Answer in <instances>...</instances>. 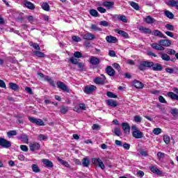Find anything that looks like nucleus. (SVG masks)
Instances as JSON below:
<instances>
[{
	"label": "nucleus",
	"instance_id": "nucleus-1",
	"mask_svg": "<svg viewBox=\"0 0 178 178\" xmlns=\"http://www.w3.org/2000/svg\"><path fill=\"white\" fill-rule=\"evenodd\" d=\"M92 165H94V166H96L97 168H100V169H102V170L105 169V164H104V162L99 158H92Z\"/></svg>",
	"mask_w": 178,
	"mask_h": 178
},
{
	"label": "nucleus",
	"instance_id": "nucleus-2",
	"mask_svg": "<svg viewBox=\"0 0 178 178\" xmlns=\"http://www.w3.org/2000/svg\"><path fill=\"white\" fill-rule=\"evenodd\" d=\"M154 62L151 61H141L138 65L139 70H145V67H152Z\"/></svg>",
	"mask_w": 178,
	"mask_h": 178
},
{
	"label": "nucleus",
	"instance_id": "nucleus-3",
	"mask_svg": "<svg viewBox=\"0 0 178 178\" xmlns=\"http://www.w3.org/2000/svg\"><path fill=\"white\" fill-rule=\"evenodd\" d=\"M0 147L3 148H10L12 143H10V141L0 137Z\"/></svg>",
	"mask_w": 178,
	"mask_h": 178
},
{
	"label": "nucleus",
	"instance_id": "nucleus-4",
	"mask_svg": "<svg viewBox=\"0 0 178 178\" xmlns=\"http://www.w3.org/2000/svg\"><path fill=\"white\" fill-rule=\"evenodd\" d=\"M29 120L31 122V123H34L35 124H37V126H44L45 124L44 123V121L41 119H37L33 117H29Z\"/></svg>",
	"mask_w": 178,
	"mask_h": 178
},
{
	"label": "nucleus",
	"instance_id": "nucleus-5",
	"mask_svg": "<svg viewBox=\"0 0 178 178\" xmlns=\"http://www.w3.org/2000/svg\"><path fill=\"white\" fill-rule=\"evenodd\" d=\"M173 92H168L167 95L172 99H175L176 101H178V88H173Z\"/></svg>",
	"mask_w": 178,
	"mask_h": 178
},
{
	"label": "nucleus",
	"instance_id": "nucleus-6",
	"mask_svg": "<svg viewBox=\"0 0 178 178\" xmlns=\"http://www.w3.org/2000/svg\"><path fill=\"white\" fill-rule=\"evenodd\" d=\"M101 77H96L94 79L93 81L95 84L102 85L105 84V80H106V77L104 74H101Z\"/></svg>",
	"mask_w": 178,
	"mask_h": 178
},
{
	"label": "nucleus",
	"instance_id": "nucleus-7",
	"mask_svg": "<svg viewBox=\"0 0 178 178\" xmlns=\"http://www.w3.org/2000/svg\"><path fill=\"white\" fill-rule=\"evenodd\" d=\"M97 90V86L94 85L87 86L84 88V93L85 94H92V92H94Z\"/></svg>",
	"mask_w": 178,
	"mask_h": 178
},
{
	"label": "nucleus",
	"instance_id": "nucleus-8",
	"mask_svg": "<svg viewBox=\"0 0 178 178\" xmlns=\"http://www.w3.org/2000/svg\"><path fill=\"white\" fill-rule=\"evenodd\" d=\"M22 3L25 8L30 9V10H34V9H35V5H34V3H31V1L23 0Z\"/></svg>",
	"mask_w": 178,
	"mask_h": 178
},
{
	"label": "nucleus",
	"instance_id": "nucleus-9",
	"mask_svg": "<svg viewBox=\"0 0 178 178\" xmlns=\"http://www.w3.org/2000/svg\"><path fill=\"white\" fill-rule=\"evenodd\" d=\"M57 87L65 92H69V88H67V86H66V84L62 81L57 82Z\"/></svg>",
	"mask_w": 178,
	"mask_h": 178
},
{
	"label": "nucleus",
	"instance_id": "nucleus-10",
	"mask_svg": "<svg viewBox=\"0 0 178 178\" xmlns=\"http://www.w3.org/2000/svg\"><path fill=\"white\" fill-rule=\"evenodd\" d=\"M166 73H168L169 74H178V67H167L165 69Z\"/></svg>",
	"mask_w": 178,
	"mask_h": 178
},
{
	"label": "nucleus",
	"instance_id": "nucleus-11",
	"mask_svg": "<svg viewBox=\"0 0 178 178\" xmlns=\"http://www.w3.org/2000/svg\"><path fill=\"white\" fill-rule=\"evenodd\" d=\"M83 40H87L88 41H92V40H95V35L90 32L85 33L83 35Z\"/></svg>",
	"mask_w": 178,
	"mask_h": 178
},
{
	"label": "nucleus",
	"instance_id": "nucleus-12",
	"mask_svg": "<svg viewBox=\"0 0 178 178\" xmlns=\"http://www.w3.org/2000/svg\"><path fill=\"white\" fill-rule=\"evenodd\" d=\"M151 47L153 49H156V51H165V47H162L161 43H152Z\"/></svg>",
	"mask_w": 178,
	"mask_h": 178
},
{
	"label": "nucleus",
	"instance_id": "nucleus-13",
	"mask_svg": "<svg viewBox=\"0 0 178 178\" xmlns=\"http://www.w3.org/2000/svg\"><path fill=\"white\" fill-rule=\"evenodd\" d=\"M106 73H107V74H108V76H110L111 77H113V76L116 74L115 70H113L110 65L106 67Z\"/></svg>",
	"mask_w": 178,
	"mask_h": 178
},
{
	"label": "nucleus",
	"instance_id": "nucleus-14",
	"mask_svg": "<svg viewBox=\"0 0 178 178\" xmlns=\"http://www.w3.org/2000/svg\"><path fill=\"white\" fill-rule=\"evenodd\" d=\"M149 170L151 172H152V173H154V175H157L158 176L163 175V172H162V171H161L159 169H158V168L155 166H150Z\"/></svg>",
	"mask_w": 178,
	"mask_h": 178
},
{
	"label": "nucleus",
	"instance_id": "nucleus-15",
	"mask_svg": "<svg viewBox=\"0 0 178 178\" xmlns=\"http://www.w3.org/2000/svg\"><path fill=\"white\" fill-rule=\"evenodd\" d=\"M159 44H161V47H170L172 45V42L170 40L165 39V40H160L159 41Z\"/></svg>",
	"mask_w": 178,
	"mask_h": 178
},
{
	"label": "nucleus",
	"instance_id": "nucleus-16",
	"mask_svg": "<svg viewBox=\"0 0 178 178\" xmlns=\"http://www.w3.org/2000/svg\"><path fill=\"white\" fill-rule=\"evenodd\" d=\"M122 129L126 134H130V125L127 122L122 124Z\"/></svg>",
	"mask_w": 178,
	"mask_h": 178
},
{
	"label": "nucleus",
	"instance_id": "nucleus-17",
	"mask_svg": "<svg viewBox=\"0 0 178 178\" xmlns=\"http://www.w3.org/2000/svg\"><path fill=\"white\" fill-rule=\"evenodd\" d=\"M138 30L142 33L143 34H152V31L148 28H145L144 26H140L138 28Z\"/></svg>",
	"mask_w": 178,
	"mask_h": 178
},
{
	"label": "nucleus",
	"instance_id": "nucleus-18",
	"mask_svg": "<svg viewBox=\"0 0 178 178\" xmlns=\"http://www.w3.org/2000/svg\"><path fill=\"white\" fill-rule=\"evenodd\" d=\"M152 69L154 72H161L162 69H163V67L159 63H155L152 66Z\"/></svg>",
	"mask_w": 178,
	"mask_h": 178
},
{
	"label": "nucleus",
	"instance_id": "nucleus-19",
	"mask_svg": "<svg viewBox=\"0 0 178 178\" xmlns=\"http://www.w3.org/2000/svg\"><path fill=\"white\" fill-rule=\"evenodd\" d=\"M152 35L159 37L160 38H166V36H165V35H163V33L158 29L152 31Z\"/></svg>",
	"mask_w": 178,
	"mask_h": 178
},
{
	"label": "nucleus",
	"instance_id": "nucleus-20",
	"mask_svg": "<svg viewBox=\"0 0 178 178\" xmlns=\"http://www.w3.org/2000/svg\"><path fill=\"white\" fill-rule=\"evenodd\" d=\"M90 63L91 65H93V66H97L99 63V58L95 57V56H91L89 58Z\"/></svg>",
	"mask_w": 178,
	"mask_h": 178
},
{
	"label": "nucleus",
	"instance_id": "nucleus-21",
	"mask_svg": "<svg viewBox=\"0 0 178 178\" xmlns=\"http://www.w3.org/2000/svg\"><path fill=\"white\" fill-rule=\"evenodd\" d=\"M144 20L145 23H147V24H153V23H155V22H156V19H155L154 18H153L149 15L145 17Z\"/></svg>",
	"mask_w": 178,
	"mask_h": 178
},
{
	"label": "nucleus",
	"instance_id": "nucleus-22",
	"mask_svg": "<svg viewBox=\"0 0 178 178\" xmlns=\"http://www.w3.org/2000/svg\"><path fill=\"white\" fill-rule=\"evenodd\" d=\"M133 86H135L136 88L141 89L144 88V84L141 83L140 81L135 80L133 81Z\"/></svg>",
	"mask_w": 178,
	"mask_h": 178
},
{
	"label": "nucleus",
	"instance_id": "nucleus-23",
	"mask_svg": "<svg viewBox=\"0 0 178 178\" xmlns=\"http://www.w3.org/2000/svg\"><path fill=\"white\" fill-rule=\"evenodd\" d=\"M106 41L109 43L115 44L118 41V38L115 36L109 35L106 37Z\"/></svg>",
	"mask_w": 178,
	"mask_h": 178
},
{
	"label": "nucleus",
	"instance_id": "nucleus-24",
	"mask_svg": "<svg viewBox=\"0 0 178 178\" xmlns=\"http://www.w3.org/2000/svg\"><path fill=\"white\" fill-rule=\"evenodd\" d=\"M18 140H21L22 143L25 144H29V136L26 134H22L18 137Z\"/></svg>",
	"mask_w": 178,
	"mask_h": 178
},
{
	"label": "nucleus",
	"instance_id": "nucleus-25",
	"mask_svg": "<svg viewBox=\"0 0 178 178\" xmlns=\"http://www.w3.org/2000/svg\"><path fill=\"white\" fill-rule=\"evenodd\" d=\"M132 136L134 137V138H143V132H141L140 130L137 131H133Z\"/></svg>",
	"mask_w": 178,
	"mask_h": 178
},
{
	"label": "nucleus",
	"instance_id": "nucleus-26",
	"mask_svg": "<svg viewBox=\"0 0 178 178\" xmlns=\"http://www.w3.org/2000/svg\"><path fill=\"white\" fill-rule=\"evenodd\" d=\"M115 33H118L120 35L123 37L124 38H129V33H127L126 31H121L119 29L115 30Z\"/></svg>",
	"mask_w": 178,
	"mask_h": 178
},
{
	"label": "nucleus",
	"instance_id": "nucleus-27",
	"mask_svg": "<svg viewBox=\"0 0 178 178\" xmlns=\"http://www.w3.org/2000/svg\"><path fill=\"white\" fill-rule=\"evenodd\" d=\"M40 147L41 146L40 145V144L35 143L31 145L29 148H30L31 151L34 152V151L38 150L40 148Z\"/></svg>",
	"mask_w": 178,
	"mask_h": 178
},
{
	"label": "nucleus",
	"instance_id": "nucleus-28",
	"mask_svg": "<svg viewBox=\"0 0 178 178\" xmlns=\"http://www.w3.org/2000/svg\"><path fill=\"white\" fill-rule=\"evenodd\" d=\"M115 17H116L117 20H120L121 22H123V23H127V17L126 15H115Z\"/></svg>",
	"mask_w": 178,
	"mask_h": 178
},
{
	"label": "nucleus",
	"instance_id": "nucleus-29",
	"mask_svg": "<svg viewBox=\"0 0 178 178\" xmlns=\"http://www.w3.org/2000/svg\"><path fill=\"white\" fill-rule=\"evenodd\" d=\"M106 104L108 106H113V108H116V106H118V102L113 99L107 100Z\"/></svg>",
	"mask_w": 178,
	"mask_h": 178
},
{
	"label": "nucleus",
	"instance_id": "nucleus-30",
	"mask_svg": "<svg viewBox=\"0 0 178 178\" xmlns=\"http://www.w3.org/2000/svg\"><path fill=\"white\" fill-rule=\"evenodd\" d=\"M42 162L46 165L47 168H54V163H52V161L48 160V159H44Z\"/></svg>",
	"mask_w": 178,
	"mask_h": 178
},
{
	"label": "nucleus",
	"instance_id": "nucleus-31",
	"mask_svg": "<svg viewBox=\"0 0 178 178\" xmlns=\"http://www.w3.org/2000/svg\"><path fill=\"white\" fill-rule=\"evenodd\" d=\"M82 165L83 168H88V166H90V159H88V157H85L83 159Z\"/></svg>",
	"mask_w": 178,
	"mask_h": 178
},
{
	"label": "nucleus",
	"instance_id": "nucleus-32",
	"mask_svg": "<svg viewBox=\"0 0 178 178\" xmlns=\"http://www.w3.org/2000/svg\"><path fill=\"white\" fill-rule=\"evenodd\" d=\"M57 161H58V162H60V163H61V165H63V166H65V168H70V165L69 164V163H67V161H64L61 159H60L59 157L57 158Z\"/></svg>",
	"mask_w": 178,
	"mask_h": 178
},
{
	"label": "nucleus",
	"instance_id": "nucleus-33",
	"mask_svg": "<svg viewBox=\"0 0 178 178\" xmlns=\"http://www.w3.org/2000/svg\"><path fill=\"white\" fill-rule=\"evenodd\" d=\"M160 55H161V59L163 60H165L166 62H169L170 60V56L166 54L163 53H159Z\"/></svg>",
	"mask_w": 178,
	"mask_h": 178
},
{
	"label": "nucleus",
	"instance_id": "nucleus-34",
	"mask_svg": "<svg viewBox=\"0 0 178 178\" xmlns=\"http://www.w3.org/2000/svg\"><path fill=\"white\" fill-rule=\"evenodd\" d=\"M79 72H84L86 70V64L84 63H78L77 64Z\"/></svg>",
	"mask_w": 178,
	"mask_h": 178
},
{
	"label": "nucleus",
	"instance_id": "nucleus-35",
	"mask_svg": "<svg viewBox=\"0 0 178 178\" xmlns=\"http://www.w3.org/2000/svg\"><path fill=\"white\" fill-rule=\"evenodd\" d=\"M164 15L168 19H174V17H175V15H173V13H172V12H170L169 10L164 11Z\"/></svg>",
	"mask_w": 178,
	"mask_h": 178
},
{
	"label": "nucleus",
	"instance_id": "nucleus-36",
	"mask_svg": "<svg viewBox=\"0 0 178 178\" xmlns=\"http://www.w3.org/2000/svg\"><path fill=\"white\" fill-rule=\"evenodd\" d=\"M33 55H35V56H38V58H45V54L38 51H33Z\"/></svg>",
	"mask_w": 178,
	"mask_h": 178
},
{
	"label": "nucleus",
	"instance_id": "nucleus-37",
	"mask_svg": "<svg viewBox=\"0 0 178 178\" xmlns=\"http://www.w3.org/2000/svg\"><path fill=\"white\" fill-rule=\"evenodd\" d=\"M129 4L134 8V9H135V10H140V6L138 5V3L134 1H131Z\"/></svg>",
	"mask_w": 178,
	"mask_h": 178
},
{
	"label": "nucleus",
	"instance_id": "nucleus-38",
	"mask_svg": "<svg viewBox=\"0 0 178 178\" xmlns=\"http://www.w3.org/2000/svg\"><path fill=\"white\" fill-rule=\"evenodd\" d=\"M7 136L8 138H11L13 136H17V131L16 130L10 131L7 132Z\"/></svg>",
	"mask_w": 178,
	"mask_h": 178
},
{
	"label": "nucleus",
	"instance_id": "nucleus-39",
	"mask_svg": "<svg viewBox=\"0 0 178 178\" xmlns=\"http://www.w3.org/2000/svg\"><path fill=\"white\" fill-rule=\"evenodd\" d=\"M29 45L30 47H33V48L36 49V51H40L41 49V48H40V44H38V43H33V42H31L29 43Z\"/></svg>",
	"mask_w": 178,
	"mask_h": 178
},
{
	"label": "nucleus",
	"instance_id": "nucleus-40",
	"mask_svg": "<svg viewBox=\"0 0 178 178\" xmlns=\"http://www.w3.org/2000/svg\"><path fill=\"white\" fill-rule=\"evenodd\" d=\"M41 6L43 10H46V12H49L50 8H49V4H48V3H43L41 5Z\"/></svg>",
	"mask_w": 178,
	"mask_h": 178
},
{
	"label": "nucleus",
	"instance_id": "nucleus-41",
	"mask_svg": "<svg viewBox=\"0 0 178 178\" xmlns=\"http://www.w3.org/2000/svg\"><path fill=\"white\" fill-rule=\"evenodd\" d=\"M32 170L35 173H38V172H41V170H40V168H38V165H37L36 164L32 165Z\"/></svg>",
	"mask_w": 178,
	"mask_h": 178
},
{
	"label": "nucleus",
	"instance_id": "nucleus-42",
	"mask_svg": "<svg viewBox=\"0 0 178 178\" xmlns=\"http://www.w3.org/2000/svg\"><path fill=\"white\" fill-rule=\"evenodd\" d=\"M90 15H91V16H93L94 17H98V11H97V10H90L89 11Z\"/></svg>",
	"mask_w": 178,
	"mask_h": 178
},
{
	"label": "nucleus",
	"instance_id": "nucleus-43",
	"mask_svg": "<svg viewBox=\"0 0 178 178\" xmlns=\"http://www.w3.org/2000/svg\"><path fill=\"white\" fill-rule=\"evenodd\" d=\"M9 84H10V88H11V90H14V91L19 90V86H17V84L15 83H10Z\"/></svg>",
	"mask_w": 178,
	"mask_h": 178
},
{
	"label": "nucleus",
	"instance_id": "nucleus-44",
	"mask_svg": "<svg viewBox=\"0 0 178 178\" xmlns=\"http://www.w3.org/2000/svg\"><path fill=\"white\" fill-rule=\"evenodd\" d=\"M69 111V107L63 106L60 108V113H63V115H65V113H67V111Z\"/></svg>",
	"mask_w": 178,
	"mask_h": 178
},
{
	"label": "nucleus",
	"instance_id": "nucleus-45",
	"mask_svg": "<svg viewBox=\"0 0 178 178\" xmlns=\"http://www.w3.org/2000/svg\"><path fill=\"white\" fill-rule=\"evenodd\" d=\"M90 28L93 31H102V29L98 27V26L95 24H92Z\"/></svg>",
	"mask_w": 178,
	"mask_h": 178
},
{
	"label": "nucleus",
	"instance_id": "nucleus-46",
	"mask_svg": "<svg viewBox=\"0 0 178 178\" xmlns=\"http://www.w3.org/2000/svg\"><path fill=\"white\" fill-rule=\"evenodd\" d=\"M153 133L156 136H159V134H161V133H162V129L161 128H154L153 129Z\"/></svg>",
	"mask_w": 178,
	"mask_h": 178
},
{
	"label": "nucleus",
	"instance_id": "nucleus-47",
	"mask_svg": "<svg viewBox=\"0 0 178 178\" xmlns=\"http://www.w3.org/2000/svg\"><path fill=\"white\" fill-rule=\"evenodd\" d=\"M38 140L40 141H45V140H48V136L44 134H40L38 136Z\"/></svg>",
	"mask_w": 178,
	"mask_h": 178
},
{
	"label": "nucleus",
	"instance_id": "nucleus-48",
	"mask_svg": "<svg viewBox=\"0 0 178 178\" xmlns=\"http://www.w3.org/2000/svg\"><path fill=\"white\" fill-rule=\"evenodd\" d=\"M113 5V3L111 1H105L103 3V6H105L106 8H112Z\"/></svg>",
	"mask_w": 178,
	"mask_h": 178
},
{
	"label": "nucleus",
	"instance_id": "nucleus-49",
	"mask_svg": "<svg viewBox=\"0 0 178 178\" xmlns=\"http://www.w3.org/2000/svg\"><path fill=\"white\" fill-rule=\"evenodd\" d=\"M106 95L108 97V98H118V95H115L112 92H107Z\"/></svg>",
	"mask_w": 178,
	"mask_h": 178
},
{
	"label": "nucleus",
	"instance_id": "nucleus-50",
	"mask_svg": "<svg viewBox=\"0 0 178 178\" xmlns=\"http://www.w3.org/2000/svg\"><path fill=\"white\" fill-rule=\"evenodd\" d=\"M163 141L165 144H169L170 143V138L168 135H164Z\"/></svg>",
	"mask_w": 178,
	"mask_h": 178
},
{
	"label": "nucleus",
	"instance_id": "nucleus-51",
	"mask_svg": "<svg viewBox=\"0 0 178 178\" xmlns=\"http://www.w3.org/2000/svg\"><path fill=\"white\" fill-rule=\"evenodd\" d=\"M165 29H167L170 31H175V26L172 24H167L165 25Z\"/></svg>",
	"mask_w": 178,
	"mask_h": 178
},
{
	"label": "nucleus",
	"instance_id": "nucleus-52",
	"mask_svg": "<svg viewBox=\"0 0 178 178\" xmlns=\"http://www.w3.org/2000/svg\"><path fill=\"white\" fill-rule=\"evenodd\" d=\"M134 120L136 122V123H140L141 120H143V118H141L140 115H136L134 118Z\"/></svg>",
	"mask_w": 178,
	"mask_h": 178
},
{
	"label": "nucleus",
	"instance_id": "nucleus-53",
	"mask_svg": "<svg viewBox=\"0 0 178 178\" xmlns=\"http://www.w3.org/2000/svg\"><path fill=\"white\" fill-rule=\"evenodd\" d=\"M167 54H168V55H175L176 54V51H175V49H168L166 50Z\"/></svg>",
	"mask_w": 178,
	"mask_h": 178
},
{
	"label": "nucleus",
	"instance_id": "nucleus-54",
	"mask_svg": "<svg viewBox=\"0 0 178 178\" xmlns=\"http://www.w3.org/2000/svg\"><path fill=\"white\" fill-rule=\"evenodd\" d=\"M140 154L142 156H148V152L147 150L141 149L140 151Z\"/></svg>",
	"mask_w": 178,
	"mask_h": 178
},
{
	"label": "nucleus",
	"instance_id": "nucleus-55",
	"mask_svg": "<svg viewBox=\"0 0 178 178\" xmlns=\"http://www.w3.org/2000/svg\"><path fill=\"white\" fill-rule=\"evenodd\" d=\"M72 40L74 41V42H80L81 41V38L79 36H72Z\"/></svg>",
	"mask_w": 178,
	"mask_h": 178
},
{
	"label": "nucleus",
	"instance_id": "nucleus-56",
	"mask_svg": "<svg viewBox=\"0 0 178 178\" xmlns=\"http://www.w3.org/2000/svg\"><path fill=\"white\" fill-rule=\"evenodd\" d=\"M70 62H71V63H72L73 65H77V63H79L77 59L74 58V57H71L70 58Z\"/></svg>",
	"mask_w": 178,
	"mask_h": 178
},
{
	"label": "nucleus",
	"instance_id": "nucleus-57",
	"mask_svg": "<svg viewBox=\"0 0 178 178\" xmlns=\"http://www.w3.org/2000/svg\"><path fill=\"white\" fill-rule=\"evenodd\" d=\"M171 114L172 115V116H177L178 109L177 108L171 109Z\"/></svg>",
	"mask_w": 178,
	"mask_h": 178
},
{
	"label": "nucleus",
	"instance_id": "nucleus-58",
	"mask_svg": "<svg viewBox=\"0 0 178 178\" xmlns=\"http://www.w3.org/2000/svg\"><path fill=\"white\" fill-rule=\"evenodd\" d=\"M100 26H103L104 27H108L109 26V23L106 21H101L99 22Z\"/></svg>",
	"mask_w": 178,
	"mask_h": 178
},
{
	"label": "nucleus",
	"instance_id": "nucleus-59",
	"mask_svg": "<svg viewBox=\"0 0 178 178\" xmlns=\"http://www.w3.org/2000/svg\"><path fill=\"white\" fill-rule=\"evenodd\" d=\"M20 149H22V151H24V152H27V151H29V147H27V146L24 145H21Z\"/></svg>",
	"mask_w": 178,
	"mask_h": 178
},
{
	"label": "nucleus",
	"instance_id": "nucleus-60",
	"mask_svg": "<svg viewBox=\"0 0 178 178\" xmlns=\"http://www.w3.org/2000/svg\"><path fill=\"white\" fill-rule=\"evenodd\" d=\"M159 102H161V104H166V100L165 99V98L163 97V96H159Z\"/></svg>",
	"mask_w": 178,
	"mask_h": 178
},
{
	"label": "nucleus",
	"instance_id": "nucleus-61",
	"mask_svg": "<svg viewBox=\"0 0 178 178\" xmlns=\"http://www.w3.org/2000/svg\"><path fill=\"white\" fill-rule=\"evenodd\" d=\"M114 134H115V136H118V137L120 136V129H119V128H115Z\"/></svg>",
	"mask_w": 178,
	"mask_h": 178
},
{
	"label": "nucleus",
	"instance_id": "nucleus-62",
	"mask_svg": "<svg viewBox=\"0 0 178 178\" xmlns=\"http://www.w3.org/2000/svg\"><path fill=\"white\" fill-rule=\"evenodd\" d=\"M113 67L114 69H116L118 72H120V65L118 63H114L113 64Z\"/></svg>",
	"mask_w": 178,
	"mask_h": 178
},
{
	"label": "nucleus",
	"instance_id": "nucleus-63",
	"mask_svg": "<svg viewBox=\"0 0 178 178\" xmlns=\"http://www.w3.org/2000/svg\"><path fill=\"white\" fill-rule=\"evenodd\" d=\"M25 91H26L28 94L33 95V90L31 89V88H29V87L25 88Z\"/></svg>",
	"mask_w": 178,
	"mask_h": 178
},
{
	"label": "nucleus",
	"instance_id": "nucleus-64",
	"mask_svg": "<svg viewBox=\"0 0 178 178\" xmlns=\"http://www.w3.org/2000/svg\"><path fill=\"white\" fill-rule=\"evenodd\" d=\"M74 56L75 58H81V53H80L79 51H75L74 54Z\"/></svg>",
	"mask_w": 178,
	"mask_h": 178
}]
</instances>
